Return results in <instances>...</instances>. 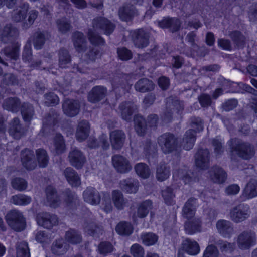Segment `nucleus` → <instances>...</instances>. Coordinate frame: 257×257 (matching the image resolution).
<instances>
[{"label":"nucleus","mask_w":257,"mask_h":257,"mask_svg":"<svg viewBox=\"0 0 257 257\" xmlns=\"http://www.w3.org/2000/svg\"><path fill=\"white\" fill-rule=\"evenodd\" d=\"M227 144L231 155H237L243 159L249 160L254 154L251 144L239 138H231L227 142Z\"/></svg>","instance_id":"nucleus-1"},{"label":"nucleus","mask_w":257,"mask_h":257,"mask_svg":"<svg viewBox=\"0 0 257 257\" xmlns=\"http://www.w3.org/2000/svg\"><path fill=\"white\" fill-rule=\"evenodd\" d=\"M190 125L192 128L185 132L182 141L183 147L186 150L193 148L196 139V133L203 130V121L199 117H191Z\"/></svg>","instance_id":"nucleus-2"},{"label":"nucleus","mask_w":257,"mask_h":257,"mask_svg":"<svg viewBox=\"0 0 257 257\" xmlns=\"http://www.w3.org/2000/svg\"><path fill=\"white\" fill-rule=\"evenodd\" d=\"M196 37V32L191 31L189 32L186 36V39L190 43L191 49L186 48L185 45L183 43L184 48L180 50V53L192 57L205 56L208 53L209 50L205 46H199L195 43Z\"/></svg>","instance_id":"nucleus-3"},{"label":"nucleus","mask_w":257,"mask_h":257,"mask_svg":"<svg viewBox=\"0 0 257 257\" xmlns=\"http://www.w3.org/2000/svg\"><path fill=\"white\" fill-rule=\"evenodd\" d=\"M5 219L8 225L15 231L21 232L26 228V219L22 212L18 210L9 211L5 216Z\"/></svg>","instance_id":"nucleus-4"},{"label":"nucleus","mask_w":257,"mask_h":257,"mask_svg":"<svg viewBox=\"0 0 257 257\" xmlns=\"http://www.w3.org/2000/svg\"><path fill=\"white\" fill-rule=\"evenodd\" d=\"M157 142L162 152L165 154L176 151L178 147L177 138L171 133H165L159 136Z\"/></svg>","instance_id":"nucleus-5"},{"label":"nucleus","mask_w":257,"mask_h":257,"mask_svg":"<svg viewBox=\"0 0 257 257\" xmlns=\"http://www.w3.org/2000/svg\"><path fill=\"white\" fill-rule=\"evenodd\" d=\"M230 215L233 222H241L249 217L250 207L247 204H240L230 210Z\"/></svg>","instance_id":"nucleus-6"},{"label":"nucleus","mask_w":257,"mask_h":257,"mask_svg":"<svg viewBox=\"0 0 257 257\" xmlns=\"http://www.w3.org/2000/svg\"><path fill=\"white\" fill-rule=\"evenodd\" d=\"M63 195L65 197L64 201L68 207L72 210L81 209L88 212L90 215L92 213L87 209L86 207L80 205V200L76 194L72 192L70 189H66L63 192Z\"/></svg>","instance_id":"nucleus-7"},{"label":"nucleus","mask_w":257,"mask_h":257,"mask_svg":"<svg viewBox=\"0 0 257 257\" xmlns=\"http://www.w3.org/2000/svg\"><path fill=\"white\" fill-rule=\"evenodd\" d=\"M237 242L240 249H248L256 243L255 233L250 230L243 231L238 235Z\"/></svg>","instance_id":"nucleus-8"},{"label":"nucleus","mask_w":257,"mask_h":257,"mask_svg":"<svg viewBox=\"0 0 257 257\" xmlns=\"http://www.w3.org/2000/svg\"><path fill=\"white\" fill-rule=\"evenodd\" d=\"M92 24L94 29L102 31L106 35L112 34L116 27L113 23L103 17H96Z\"/></svg>","instance_id":"nucleus-9"},{"label":"nucleus","mask_w":257,"mask_h":257,"mask_svg":"<svg viewBox=\"0 0 257 257\" xmlns=\"http://www.w3.org/2000/svg\"><path fill=\"white\" fill-rule=\"evenodd\" d=\"M132 40L135 46L139 48L147 47L149 43V36L148 33L142 29H138L130 32Z\"/></svg>","instance_id":"nucleus-10"},{"label":"nucleus","mask_w":257,"mask_h":257,"mask_svg":"<svg viewBox=\"0 0 257 257\" xmlns=\"http://www.w3.org/2000/svg\"><path fill=\"white\" fill-rule=\"evenodd\" d=\"M21 158L23 167L27 170H33L36 167L37 162L33 150L27 148L23 150Z\"/></svg>","instance_id":"nucleus-11"},{"label":"nucleus","mask_w":257,"mask_h":257,"mask_svg":"<svg viewBox=\"0 0 257 257\" xmlns=\"http://www.w3.org/2000/svg\"><path fill=\"white\" fill-rule=\"evenodd\" d=\"M112 162L117 171L121 173H127L132 168L128 160L120 155L113 156Z\"/></svg>","instance_id":"nucleus-12"},{"label":"nucleus","mask_w":257,"mask_h":257,"mask_svg":"<svg viewBox=\"0 0 257 257\" xmlns=\"http://www.w3.org/2000/svg\"><path fill=\"white\" fill-rule=\"evenodd\" d=\"M210 152L207 149H199L195 154V164L201 170L207 169L209 166Z\"/></svg>","instance_id":"nucleus-13"},{"label":"nucleus","mask_w":257,"mask_h":257,"mask_svg":"<svg viewBox=\"0 0 257 257\" xmlns=\"http://www.w3.org/2000/svg\"><path fill=\"white\" fill-rule=\"evenodd\" d=\"M37 219L39 225L48 229H51L58 223V218L56 215L47 212L38 216Z\"/></svg>","instance_id":"nucleus-14"},{"label":"nucleus","mask_w":257,"mask_h":257,"mask_svg":"<svg viewBox=\"0 0 257 257\" xmlns=\"http://www.w3.org/2000/svg\"><path fill=\"white\" fill-rule=\"evenodd\" d=\"M109 138L112 148L118 150L123 146L126 135L122 130H116L110 132Z\"/></svg>","instance_id":"nucleus-15"},{"label":"nucleus","mask_w":257,"mask_h":257,"mask_svg":"<svg viewBox=\"0 0 257 257\" xmlns=\"http://www.w3.org/2000/svg\"><path fill=\"white\" fill-rule=\"evenodd\" d=\"M173 177H177L182 180L185 184H191L198 181V178L195 175L194 173L188 171L186 166L183 168H180L173 172Z\"/></svg>","instance_id":"nucleus-16"},{"label":"nucleus","mask_w":257,"mask_h":257,"mask_svg":"<svg viewBox=\"0 0 257 257\" xmlns=\"http://www.w3.org/2000/svg\"><path fill=\"white\" fill-rule=\"evenodd\" d=\"M62 108L63 112L66 115L72 117L76 116L79 113L80 104L77 100L67 99L64 102Z\"/></svg>","instance_id":"nucleus-17"},{"label":"nucleus","mask_w":257,"mask_h":257,"mask_svg":"<svg viewBox=\"0 0 257 257\" xmlns=\"http://www.w3.org/2000/svg\"><path fill=\"white\" fill-rule=\"evenodd\" d=\"M198 206L197 199L194 197L189 198L182 208L183 217L188 219H191L194 216Z\"/></svg>","instance_id":"nucleus-18"},{"label":"nucleus","mask_w":257,"mask_h":257,"mask_svg":"<svg viewBox=\"0 0 257 257\" xmlns=\"http://www.w3.org/2000/svg\"><path fill=\"white\" fill-rule=\"evenodd\" d=\"M209 173L211 179L215 183L222 184L225 182L227 177L226 172L218 165L212 167Z\"/></svg>","instance_id":"nucleus-19"},{"label":"nucleus","mask_w":257,"mask_h":257,"mask_svg":"<svg viewBox=\"0 0 257 257\" xmlns=\"http://www.w3.org/2000/svg\"><path fill=\"white\" fill-rule=\"evenodd\" d=\"M83 196L84 201L93 205L98 204L101 201L99 192L94 187H87L83 192Z\"/></svg>","instance_id":"nucleus-20"},{"label":"nucleus","mask_w":257,"mask_h":257,"mask_svg":"<svg viewBox=\"0 0 257 257\" xmlns=\"http://www.w3.org/2000/svg\"><path fill=\"white\" fill-rule=\"evenodd\" d=\"M107 92L106 88L104 86H94L88 94V100L89 102L93 103L98 102L104 98Z\"/></svg>","instance_id":"nucleus-21"},{"label":"nucleus","mask_w":257,"mask_h":257,"mask_svg":"<svg viewBox=\"0 0 257 257\" xmlns=\"http://www.w3.org/2000/svg\"><path fill=\"white\" fill-rule=\"evenodd\" d=\"M69 248V244L63 238H59L56 239L52 243L51 246V251L54 255L61 256L66 254Z\"/></svg>","instance_id":"nucleus-22"},{"label":"nucleus","mask_w":257,"mask_h":257,"mask_svg":"<svg viewBox=\"0 0 257 257\" xmlns=\"http://www.w3.org/2000/svg\"><path fill=\"white\" fill-rule=\"evenodd\" d=\"M152 206L153 203L150 200H146L140 203L138 206L137 214L134 213L132 216L134 223H137V217L140 218L146 217Z\"/></svg>","instance_id":"nucleus-23"},{"label":"nucleus","mask_w":257,"mask_h":257,"mask_svg":"<svg viewBox=\"0 0 257 257\" xmlns=\"http://www.w3.org/2000/svg\"><path fill=\"white\" fill-rule=\"evenodd\" d=\"M25 130L22 126L18 117L14 118L10 123L9 133L15 139H20L25 134Z\"/></svg>","instance_id":"nucleus-24"},{"label":"nucleus","mask_w":257,"mask_h":257,"mask_svg":"<svg viewBox=\"0 0 257 257\" xmlns=\"http://www.w3.org/2000/svg\"><path fill=\"white\" fill-rule=\"evenodd\" d=\"M69 158L71 165L77 169L81 168L86 161V158L82 152L77 149L69 153Z\"/></svg>","instance_id":"nucleus-25"},{"label":"nucleus","mask_w":257,"mask_h":257,"mask_svg":"<svg viewBox=\"0 0 257 257\" xmlns=\"http://www.w3.org/2000/svg\"><path fill=\"white\" fill-rule=\"evenodd\" d=\"M216 228L221 235L225 238H230L233 233V225L227 220H219L216 223Z\"/></svg>","instance_id":"nucleus-26"},{"label":"nucleus","mask_w":257,"mask_h":257,"mask_svg":"<svg viewBox=\"0 0 257 257\" xmlns=\"http://www.w3.org/2000/svg\"><path fill=\"white\" fill-rule=\"evenodd\" d=\"M48 33L46 31H37L30 37V40L33 43L35 49L40 50L44 45L46 39L48 38Z\"/></svg>","instance_id":"nucleus-27"},{"label":"nucleus","mask_w":257,"mask_h":257,"mask_svg":"<svg viewBox=\"0 0 257 257\" xmlns=\"http://www.w3.org/2000/svg\"><path fill=\"white\" fill-rule=\"evenodd\" d=\"M136 109V106L131 101L123 102L119 106L122 118L128 122L132 120L133 114Z\"/></svg>","instance_id":"nucleus-28"},{"label":"nucleus","mask_w":257,"mask_h":257,"mask_svg":"<svg viewBox=\"0 0 257 257\" xmlns=\"http://www.w3.org/2000/svg\"><path fill=\"white\" fill-rule=\"evenodd\" d=\"M159 26L162 28H168L172 32H177L180 28L181 23L177 18H164L159 22Z\"/></svg>","instance_id":"nucleus-29"},{"label":"nucleus","mask_w":257,"mask_h":257,"mask_svg":"<svg viewBox=\"0 0 257 257\" xmlns=\"http://www.w3.org/2000/svg\"><path fill=\"white\" fill-rule=\"evenodd\" d=\"M90 128V124L88 121L81 120L78 123L76 132V139L79 142H82L86 140L89 135Z\"/></svg>","instance_id":"nucleus-30"},{"label":"nucleus","mask_w":257,"mask_h":257,"mask_svg":"<svg viewBox=\"0 0 257 257\" xmlns=\"http://www.w3.org/2000/svg\"><path fill=\"white\" fill-rule=\"evenodd\" d=\"M73 44L76 51L78 52H83L86 49V39L83 33L75 31L72 36Z\"/></svg>","instance_id":"nucleus-31"},{"label":"nucleus","mask_w":257,"mask_h":257,"mask_svg":"<svg viewBox=\"0 0 257 257\" xmlns=\"http://www.w3.org/2000/svg\"><path fill=\"white\" fill-rule=\"evenodd\" d=\"M182 249L187 254L196 255L200 251L199 244L194 240L187 238L182 243Z\"/></svg>","instance_id":"nucleus-32"},{"label":"nucleus","mask_w":257,"mask_h":257,"mask_svg":"<svg viewBox=\"0 0 257 257\" xmlns=\"http://www.w3.org/2000/svg\"><path fill=\"white\" fill-rule=\"evenodd\" d=\"M45 192L47 200L50 206L53 208L58 207L60 204L61 200L56 189L53 186L49 185L46 188Z\"/></svg>","instance_id":"nucleus-33"},{"label":"nucleus","mask_w":257,"mask_h":257,"mask_svg":"<svg viewBox=\"0 0 257 257\" xmlns=\"http://www.w3.org/2000/svg\"><path fill=\"white\" fill-rule=\"evenodd\" d=\"M18 35V30L11 24L6 25L3 28L0 36V40L4 43H11Z\"/></svg>","instance_id":"nucleus-34"},{"label":"nucleus","mask_w":257,"mask_h":257,"mask_svg":"<svg viewBox=\"0 0 257 257\" xmlns=\"http://www.w3.org/2000/svg\"><path fill=\"white\" fill-rule=\"evenodd\" d=\"M83 229L86 233L96 238H99L104 232L102 226L97 225L92 221L85 222L83 224Z\"/></svg>","instance_id":"nucleus-35"},{"label":"nucleus","mask_w":257,"mask_h":257,"mask_svg":"<svg viewBox=\"0 0 257 257\" xmlns=\"http://www.w3.org/2000/svg\"><path fill=\"white\" fill-rule=\"evenodd\" d=\"M202 227V221L200 218H194L185 222L184 229L187 234H194L200 232Z\"/></svg>","instance_id":"nucleus-36"},{"label":"nucleus","mask_w":257,"mask_h":257,"mask_svg":"<svg viewBox=\"0 0 257 257\" xmlns=\"http://www.w3.org/2000/svg\"><path fill=\"white\" fill-rule=\"evenodd\" d=\"M22 104L19 98L16 97H11L6 99L4 101L3 107L8 111L17 113L20 110Z\"/></svg>","instance_id":"nucleus-37"},{"label":"nucleus","mask_w":257,"mask_h":257,"mask_svg":"<svg viewBox=\"0 0 257 257\" xmlns=\"http://www.w3.org/2000/svg\"><path fill=\"white\" fill-rule=\"evenodd\" d=\"M257 196V181H250L244 189L241 197L243 200L251 199Z\"/></svg>","instance_id":"nucleus-38"},{"label":"nucleus","mask_w":257,"mask_h":257,"mask_svg":"<svg viewBox=\"0 0 257 257\" xmlns=\"http://www.w3.org/2000/svg\"><path fill=\"white\" fill-rule=\"evenodd\" d=\"M20 110L24 121L26 123H30L35 115L33 106L29 103L23 102Z\"/></svg>","instance_id":"nucleus-39"},{"label":"nucleus","mask_w":257,"mask_h":257,"mask_svg":"<svg viewBox=\"0 0 257 257\" xmlns=\"http://www.w3.org/2000/svg\"><path fill=\"white\" fill-rule=\"evenodd\" d=\"M136 11L135 7L133 5H125L119 8L118 14L121 20L128 22L134 18Z\"/></svg>","instance_id":"nucleus-40"},{"label":"nucleus","mask_w":257,"mask_h":257,"mask_svg":"<svg viewBox=\"0 0 257 257\" xmlns=\"http://www.w3.org/2000/svg\"><path fill=\"white\" fill-rule=\"evenodd\" d=\"M64 174L67 181L72 187H78L80 185V177L73 168L71 167L66 168Z\"/></svg>","instance_id":"nucleus-41"},{"label":"nucleus","mask_w":257,"mask_h":257,"mask_svg":"<svg viewBox=\"0 0 257 257\" xmlns=\"http://www.w3.org/2000/svg\"><path fill=\"white\" fill-rule=\"evenodd\" d=\"M135 129L138 135L143 136L146 133L147 125L144 117L140 114L135 115L134 118Z\"/></svg>","instance_id":"nucleus-42"},{"label":"nucleus","mask_w":257,"mask_h":257,"mask_svg":"<svg viewBox=\"0 0 257 257\" xmlns=\"http://www.w3.org/2000/svg\"><path fill=\"white\" fill-rule=\"evenodd\" d=\"M64 237L67 243L73 245L80 243L82 240L80 232L74 229H70L66 231Z\"/></svg>","instance_id":"nucleus-43"},{"label":"nucleus","mask_w":257,"mask_h":257,"mask_svg":"<svg viewBox=\"0 0 257 257\" xmlns=\"http://www.w3.org/2000/svg\"><path fill=\"white\" fill-rule=\"evenodd\" d=\"M170 175V168L164 162H160L157 167L156 177L157 180L163 181Z\"/></svg>","instance_id":"nucleus-44"},{"label":"nucleus","mask_w":257,"mask_h":257,"mask_svg":"<svg viewBox=\"0 0 257 257\" xmlns=\"http://www.w3.org/2000/svg\"><path fill=\"white\" fill-rule=\"evenodd\" d=\"M167 108L176 110L178 114H181L184 109V104L182 101L179 100L176 97H169L165 99Z\"/></svg>","instance_id":"nucleus-45"},{"label":"nucleus","mask_w":257,"mask_h":257,"mask_svg":"<svg viewBox=\"0 0 257 257\" xmlns=\"http://www.w3.org/2000/svg\"><path fill=\"white\" fill-rule=\"evenodd\" d=\"M120 185L123 191L128 193H135L138 190L139 182L136 179L128 178L122 181Z\"/></svg>","instance_id":"nucleus-46"},{"label":"nucleus","mask_w":257,"mask_h":257,"mask_svg":"<svg viewBox=\"0 0 257 257\" xmlns=\"http://www.w3.org/2000/svg\"><path fill=\"white\" fill-rule=\"evenodd\" d=\"M135 88L137 91L144 93L151 91L154 89L153 82L147 78L140 79L135 85Z\"/></svg>","instance_id":"nucleus-47"},{"label":"nucleus","mask_w":257,"mask_h":257,"mask_svg":"<svg viewBox=\"0 0 257 257\" xmlns=\"http://www.w3.org/2000/svg\"><path fill=\"white\" fill-rule=\"evenodd\" d=\"M112 199L115 207L118 210H122L127 202L124 198L122 193L118 190L112 191Z\"/></svg>","instance_id":"nucleus-48"},{"label":"nucleus","mask_w":257,"mask_h":257,"mask_svg":"<svg viewBox=\"0 0 257 257\" xmlns=\"http://www.w3.org/2000/svg\"><path fill=\"white\" fill-rule=\"evenodd\" d=\"M144 153L146 157L156 158L157 155V146L155 143H152L150 140H147L144 144Z\"/></svg>","instance_id":"nucleus-49"},{"label":"nucleus","mask_w":257,"mask_h":257,"mask_svg":"<svg viewBox=\"0 0 257 257\" xmlns=\"http://www.w3.org/2000/svg\"><path fill=\"white\" fill-rule=\"evenodd\" d=\"M20 8L19 10H14L12 14V20L16 22H20L26 18L29 5L28 3H24L20 6Z\"/></svg>","instance_id":"nucleus-50"},{"label":"nucleus","mask_w":257,"mask_h":257,"mask_svg":"<svg viewBox=\"0 0 257 257\" xmlns=\"http://www.w3.org/2000/svg\"><path fill=\"white\" fill-rule=\"evenodd\" d=\"M229 36L234 44L238 49L243 48L245 44L246 38L241 32L239 31H233L230 32Z\"/></svg>","instance_id":"nucleus-51"},{"label":"nucleus","mask_w":257,"mask_h":257,"mask_svg":"<svg viewBox=\"0 0 257 257\" xmlns=\"http://www.w3.org/2000/svg\"><path fill=\"white\" fill-rule=\"evenodd\" d=\"M112 86L113 87V90L115 93L116 97L117 98L128 92V91L132 86V85H130L126 81L123 82L122 80L118 85H116L114 82H112Z\"/></svg>","instance_id":"nucleus-52"},{"label":"nucleus","mask_w":257,"mask_h":257,"mask_svg":"<svg viewBox=\"0 0 257 257\" xmlns=\"http://www.w3.org/2000/svg\"><path fill=\"white\" fill-rule=\"evenodd\" d=\"M59 55V65L61 68H67V65L71 61V56L68 51L64 48H61L58 53Z\"/></svg>","instance_id":"nucleus-53"},{"label":"nucleus","mask_w":257,"mask_h":257,"mask_svg":"<svg viewBox=\"0 0 257 257\" xmlns=\"http://www.w3.org/2000/svg\"><path fill=\"white\" fill-rule=\"evenodd\" d=\"M58 118L59 115L55 111H50L43 119V126H54L58 123Z\"/></svg>","instance_id":"nucleus-54"},{"label":"nucleus","mask_w":257,"mask_h":257,"mask_svg":"<svg viewBox=\"0 0 257 257\" xmlns=\"http://www.w3.org/2000/svg\"><path fill=\"white\" fill-rule=\"evenodd\" d=\"M31 197L24 194H18L12 196L11 202L15 205L26 206L31 202Z\"/></svg>","instance_id":"nucleus-55"},{"label":"nucleus","mask_w":257,"mask_h":257,"mask_svg":"<svg viewBox=\"0 0 257 257\" xmlns=\"http://www.w3.org/2000/svg\"><path fill=\"white\" fill-rule=\"evenodd\" d=\"M55 152L57 155L63 153L65 150V143L63 136L57 133L53 139Z\"/></svg>","instance_id":"nucleus-56"},{"label":"nucleus","mask_w":257,"mask_h":257,"mask_svg":"<svg viewBox=\"0 0 257 257\" xmlns=\"http://www.w3.org/2000/svg\"><path fill=\"white\" fill-rule=\"evenodd\" d=\"M87 36L90 43L94 46L104 45L105 40L99 34H96L92 29H89Z\"/></svg>","instance_id":"nucleus-57"},{"label":"nucleus","mask_w":257,"mask_h":257,"mask_svg":"<svg viewBox=\"0 0 257 257\" xmlns=\"http://www.w3.org/2000/svg\"><path fill=\"white\" fill-rule=\"evenodd\" d=\"M115 230L120 235L128 236L132 233L133 227L130 223L123 221L117 225Z\"/></svg>","instance_id":"nucleus-58"},{"label":"nucleus","mask_w":257,"mask_h":257,"mask_svg":"<svg viewBox=\"0 0 257 257\" xmlns=\"http://www.w3.org/2000/svg\"><path fill=\"white\" fill-rule=\"evenodd\" d=\"M115 248L112 244L109 241H102L98 246L97 250L98 253L103 256H106L112 253Z\"/></svg>","instance_id":"nucleus-59"},{"label":"nucleus","mask_w":257,"mask_h":257,"mask_svg":"<svg viewBox=\"0 0 257 257\" xmlns=\"http://www.w3.org/2000/svg\"><path fill=\"white\" fill-rule=\"evenodd\" d=\"M162 196L165 203L167 205H173L175 204L174 198L175 195L170 187H167L162 190Z\"/></svg>","instance_id":"nucleus-60"},{"label":"nucleus","mask_w":257,"mask_h":257,"mask_svg":"<svg viewBox=\"0 0 257 257\" xmlns=\"http://www.w3.org/2000/svg\"><path fill=\"white\" fill-rule=\"evenodd\" d=\"M141 238L143 243L147 246L154 245L158 240V236L152 232L142 233Z\"/></svg>","instance_id":"nucleus-61"},{"label":"nucleus","mask_w":257,"mask_h":257,"mask_svg":"<svg viewBox=\"0 0 257 257\" xmlns=\"http://www.w3.org/2000/svg\"><path fill=\"white\" fill-rule=\"evenodd\" d=\"M17 257H30V249L27 242L22 241L16 247Z\"/></svg>","instance_id":"nucleus-62"},{"label":"nucleus","mask_w":257,"mask_h":257,"mask_svg":"<svg viewBox=\"0 0 257 257\" xmlns=\"http://www.w3.org/2000/svg\"><path fill=\"white\" fill-rule=\"evenodd\" d=\"M36 154L40 167H46L49 162V157L47 152L43 149H39L36 150Z\"/></svg>","instance_id":"nucleus-63"},{"label":"nucleus","mask_w":257,"mask_h":257,"mask_svg":"<svg viewBox=\"0 0 257 257\" xmlns=\"http://www.w3.org/2000/svg\"><path fill=\"white\" fill-rule=\"evenodd\" d=\"M136 173L141 177L146 179L150 175V170L148 165L143 163L137 164L135 166Z\"/></svg>","instance_id":"nucleus-64"}]
</instances>
